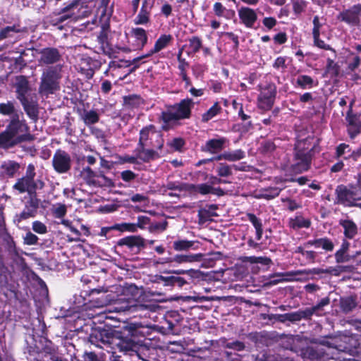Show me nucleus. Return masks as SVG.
Wrapping results in <instances>:
<instances>
[{
	"instance_id": "1",
	"label": "nucleus",
	"mask_w": 361,
	"mask_h": 361,
	"mask_svg": "<svg viewBox=\"0 0 361 361\" xmlns=\"http://www.w3.org/2000/svg\"><path fill=\"white\" fill-rule=\"evenodd\" d=\"M312 149L307 146L305 140L298 141L295 147L292 170L295 173H301L309 170L311 166Z\"/></svg>"
},
{
	"instance_id": "2",
	"label": "nucleus",
	"mask_w": 361,
	"mask_h": 361,
	"mask_svg": "<svg viewBox=\"0 0 361 361\" xmlns=\"http://www.w3.org/2000/svg\"><path fill=\"white\" fill-rule=\"evenodd\" d=\"M193 106L194 102L191 99H183L179 103L168 108L166 111H163L160 118L165 124L188 118L190 116L191 109Z\"/></svg>"
},
{
	"instance_id": "3",
	"label": "nucleus",
	"mask_w": 361,
	"mask_h": 361,
	"mask_svg": "<svg viewBox=\"0 0 361 361\" xmlns=\"http://www.w3.org/2000/svg\"><path fill=\"white\" fill-rule=\"evenodd\" d=\"M61 68L62 66L59 65L50 66L42 73L39 87L40 94L48 95L59 90Z\"/></svg>"
},
{
	"instance_id": "4",
	"label": "nucleus",
	"mask_w": 361,
	"mask_h": 361,
	"mask_svg": "<svg viewBox=\"0 0 361 361\" xmlns=\"http://www.w3.org/2000/svg\"><path fill=\"white\" fill-rule=\"evenodd\" d=\"M114 349L117 348L120 352L125 354L133 355L136 354L137 356L142 351L148 350L142 344L135 341L131 337H120L117 335L114 340Z\"/></svg>"
},
{
	"instance_id": "5",
	"label": "nucleus",
	"mask_w": 361,
	"mask_h": 361,
	"mask_svg": "<svg viewBox=\"0 0 361 361\" xmlns=\"http://www.w3.org/2000/svg\"><path fill=\"white\" fill-rule=\"evenodd\" d=\"M138 145L140 147L152 146L161 149L163 145V140L159 133L156 132L154 127L151 125L140 130Z\"/></svg>"
},
{
	"instance_id": "6",
	"label": "nucleus",
	"mask_w": 361,
	"mask_h": 361,
	"mask_svg": "<svg viewBox=\"0 0 361 361\" xmlns=\"http://www.w3.org/2000/svg\"><path fill=\"white\" fill-rule=\"evenodd\" d=\"M73 161L71 155L64 150L58 149L52 157V166L58 173H68L72 166Z\"/></svg>"
},
{
	"instance_id": "7",
	"label": "nucleus",
	"mask_w": 361,
	"mask_h": 361,
	"mask_svg": "<svg viewBox=\"0 0 361 361\" xmlns=\"http://www.w3.org/2000/svg\"><path fill=\"white\" fill-rule=\"evenodd\" d=\"M335 193L336 195V203L346 207H353L355 202L359 200L350 184L348 186L338 185L335 190Z\"/></svg>"
},
{
	"instance_id": "8",
	"label": "nucleus",
	"mask_w": 361,
	"mask_h": 361,
	"mask_svg": "<svg viewBox=\"0 0 361 361\" xmlns=\"http://www.w3.org/2000/svg\"><path fill=\"white\" fill-rule=\"evenodd\" d=\"M116 336L117 333L102 330L92 335L90 342L101 348L109 347L111 350H114V341L116 339Z\"/></svg>"
},
{
	"instance_id": "9",
	"label": "nucleus",
	"mask_w": 361,
	"mask_h": 361,
	"mask_svg": "<svg viewBox=\"0 0 361 361\" xmlns=\"http://www.w3.org/2000/svg\"><path fill=\"white\" fill-rule=\"evenodd\" d=\"M44 183L41 180H35L30 178L23 176L17 180L13 185V188L18 190L20 193L25 192L32 194L35 192L37 190L43 188Z\"/></svg>"
},
{
	"instance_id": "10",
	"label": "nucleus",
	"mask_w": 361,
	"mask_h": 361,
	"mask_svg": "<svg viewBox=\"0 0 361 361\" xmlns=\"http://www.w3.org/2000/svg\"><path fill=\"white\" fill-rule=\"evenodd\" d=\"M82 8L79 1H73L61 9L60 16L56 19V23H62L68 19L76 21L80 17V9Z\"/></svg>"
},
{
	"instance_id": "11",
	"label": "nucleus",
	"mask_w": 361,
	"mask_h": 361,
	"mask_svg": "<svg viewBox=\"0 0 361 361\" xmlns=\"http://www.w3.org/2000/svg\"><path fill=\"white\" fill-rule=\"evenodd\" d=\"M276 90L274 85L269 84L263 88L258 97V106L260 109L267 110L271 108Z\"/></svg>"
},
{
	"instance_id": "12",
	"label": "nucleus",
	"mask_w": 361,
	"mask_h": 361,
	"mask_svg": "<svg viewBox=\"0 0 361 361\" xmlns=\"http://www.w3.org/2000/svg\"><path fill=\"white\" fill-rule=\"evenodd\" d=\"M297 276H306V270H298L295 271H287L283 273H276L270 276L271 281L269 285H276L279 283L290 282L293 281H300L302 279L295 278Z\"/></svg>"
},
{
	"instance_id": "13",
	"label": "nucleus",
	"mask_w": 361,
	"mask_h": 361,
	"mask_svg": "<svg viewBox=\"0 0 361 361\" xmlns=\"http://www.w3.org/2000/svg\"><path fill=\"white\" fill-rule=\"evenodd\" d=\"M353 101L350 103L347 112L345 120L347 121L348 132L351 138H354L361 133V122L360 116L353 114Z\"/></svg>"
},
{
	"instance_id": "14",
	"label": "nucleus",
	"mask_w": 361,
	"mask_h": 361,
	"mask_svg": "<svg viewBox=\"0 0 361 361\" xmlns=\"http://www.w3.org/2000/svg\"><path fill=\"white\" fill-rule=\"evenodd\" d=\"M20 116L12 118L10 120L8 129L15 137H22L25 135H31L28 131L29 128L25 123V120L20 118Z\"/></svg>"
},
{
	"instance_id": "15",
	"label": "nucleus",
	"mask_w": 361,
	"mask_h": 361,
	"mask_svg": "<svg viewBox=\"0 0 361 361\" xmlns=\"http://www.w3.org/2000/svg\"><path fill=\"white\" fill-rule=\"evenodd\" d=\"M40 55L38 62L40 64L49 65L57 63L61 58V56L56 48L47 47L39 51Z\"/></svg>"
},
{
	"instance_id": "16",
	"label": "nucleus",
	"mask_w": 361,
	"mask_h": 361,
	"mask_svg": "<svg viewBox=\"0 0 361 361\" xmlns=\"http://www.w3.org/2000/svg\"><path fill=\"white\" fill-rule=\"evenodd\" d=\"M31 140H32V135L15 137L8 129L0 133V145L3 147H11L20 142Z\"/></svg>"
},
{
	"instance_id": "17",
	"label": "nucleus",
	"mask_w": 361,
	"mask_h": 361,
	"mask_svg": "<svg viewBox=\"0 0 361 361\" xmlns=\"http://www.w3.org/2000/svg\"><path fill=\"white\" fill-rule=\"evenodd\" d=\"M171 40V35H161L155 42L154 47L145 55L135 58L131 62L130 65H134L141 59L149 57L152 54L159 52V51L164 49Z\"/></svg>"
},
{
	"instance_id": "18",
	"label": "nucleus",
	"mask_w": 361,
	"mask_h": 361,
	"mask_svg": "<svg viewBox=\"0 0 361 361\" xmlns=\"http://www.w3.org/2000/svg\"><path fill=\"white\" fill-rule=\"evenodd\" d=\"M14 87L18 100L26 98V94L30 90L29 82L24 75H18L15 78Z\"/></svg>"
},
{
	"instance_id": "19",
	"label": "nucleus",
	"mask_w": 361,
	"mask_h": 361,
	"mask_svg": "<svg viewBox=\"0 0 361 361\" xmlns=\"http://www.w3.org/2000/svg\"><path fill=\"white\" fill-rule=\"evenodd\" d=\"M238 16L242 23L247 27H252L257 19L255 11L248 7H242L238 11Z\"/></svg>"
},
{
	"instance_id": "20",
	"label": "nucleus",
	"mask_w": 361,
	"mask_h": 361,
	"mask_svg": "<svg viewBox=\"0 0 361 361\" xmlns=\"http://www.w3.org/2000/svg\"><path fill=\"white\" fill-rule=\"evenodd\" d=\"M360 6H354L350 9L341 13V20L353 25H358L360 23Z\"/></svg>"
},
{
	"instance_id": "21",
	"label": "nucleus",
	"mask_w": 361,
	"mask_h": 361,
	"mask_svg": "<svg viewBox=\"0 0 361 361\" xmlns=\"http://www.w3.org/2000/svg\"><path fill=\"white\" fill-rule=\"evenodd\" d=\"M152 6L145 0L140 12L134 19L135 25H146L149 22Z\"/></svg>"
},
{
	"instance_id": "22",
	"label": "nucleus",
	"mask_w": 361,
	"mask_h": 361,
	"mask_svg": "<svg viewBox=\"0 0 361 361\" xmlns=\"http://www.w3.org/2000/svg\"><path fill=\"white\" fill-rule=\"evenodd\" d=\"M117 245L118 246L126 245L128 247L132 249L136 247H145V239L140 235H130L120 239Z\"/></svg>"
},
{
	"instance_id": "23",
	"label": "nucleus",
	"mask_w": 361,
	"mask_h": 361,
	"mask_svg": "<svg viewBox=\"0 0 361 361\" xmlns=\"http://www.w3.org/2000/svg\"><path fill=\"white\" fill-rule=\"evenodd\" d=\"M225 142L226 139L223 137L209 140L202 147V151L212 154L218 153L224 149Z\"/></svg>"
},
{
	"instance_id": "24",
	"label": "nucleus",
	"mask_w": 361,
	"mask_h": 361,
	"mask_svg": "<svg viewBox=\"0 0 361 361\" xmlns=\"http://www.w3.org/2000/svg\"><path fill=\"white\" fill-rule=\"evenodd\" d=\"M0 114L4 116H9L10 120L12 119V118L23 115L22 112L16 107L15 103L11 101L0 103Z\"/></svg>"
},
{
	"instance_id": "25",
	"label": "nucleus",
	"mask_w": 361,
	"mask_h": 361,
	"mask_svg": "<svg viewBox=\"0 0 361 361\" xmlns=\"http://www.w3.org/2000/svg\"><path fill=\"white\" fill-rule=\"evenodd\" d=\"M203 255L201 253L198 254H190V255H176L171 257V263L176 262L178 264L192 263L196 262H200L202 259Z\"/></svg>"
},
{
	"instance_id": "26",
	"label": "nucleus",
	"mask_w": 361,
	"mask_h": 361,
	"mask_svg": "<svg viewBox=\"0 0 361 361\" xmlns=\"http://www.w3.org/2000/svg\"><path fill=\"white\" fill-rule=\"evenodd\" d=\"M339 224L343 228V233L347 238L352 239L357 233V225L352 220L341 219Z\"/></svg>"
},
{
	"instance_id": "27",
	"label": "nucleus",
	"mask_w": 361,
	"mask_h": 361,
	"mask_svg": "<svg viewBox=\"0 0 361 361\" xmlns=\"http://www.w3.org/2000/svg\"><path fill=\"white\" fill-rule=\"evenodd\" d=\"M146 147L147 146L140 147L138 145V147L136 149L137 158L145 162H148L150 160L155 159L159 157V154L155 150L146 149Z\"/></svg>"
},
{
	"instance_id": "28",
	"label": "nucleus",
	"mask_w": 361,
	"mask_h": 361,
	"mask_svg": "<svg viewBox=\"0 0 361 361\" xmlns=\"http://www.w3.org/2000/svg\"><path fill=\"white\" fill-rule=\"evenodd\" d=\"M306 245L314 246L315 248H322L323 250L331 252L334 248L333 242L328 238H321L307 242Z\"/></svg>"
},
{
	"instance_id": "29",
	"label": "nucleus",
	"mask_w": 361,
	"mask_h": 361,
	"mask_svg": "<svg viewBox=\"0 0 361 361\" xmlns=\"http://www.w3.org/2000/svg\"><path fill=\"white\" fill-rule=\"evenodd\" d=\"M39 207V200L36 198H31L26 204L25 209L20 214V219H26L35 216Z\"/></svg>"
},
{
	"instance_id": "30",
	"label": "nucleus",
	"mask_w": 361,
	"mask_h": 361,
	"mask_svg": "<svg viewBox=\"0 0 361 361\" xmlns=\"http://www.w3.org/2000/svg\"><path fill=\"white\" fill-rule=\"evenodd\" d=\"M23 106L25 111L27 115L32 120H36L38 116L37 105L35 102L29 101L28 99L24 98V99L19 100Z\"/></svg>"
},
{
	"instance_id": "31",
	"label": "nucleus",
	"mask_w": 361,
	"mask_h": 361,
	"mask_svg": "<svg viewBox=\"0 0 361 361\" xmlns=\"http://www.w3.org/2000/svg\"><path fill=\"white\" fill-rule=\"evenodd\" d=\"M306 270V276H308L310 275H314V274H331L335 276H338L342 271H343V269L341 267H329L326 269H322L319 268H314L311 269H305ZM305 280H307L308 277L304 278Z\"/></svg>"
},
{
	"instance_id": "32",
	"label": "nucleus",
	"mask_w": 361,
	"mask_h": 361,
	"mask_svg": "<svg viewBox=\"0 0 361 361\" xmlns=\"http://www.w3.org/2000/svg\"><path fill=\"white\" fill-rule=\"evenodd\" d=\"M323 352L320 350L314 349L312 347H307L302 350L301 356L305 361H313L320 358Z\"/></svg>"
},
{
	"instance_id": "33",
	"label": "nucleus",
	"mask_w": 361,
	"mask_h": 361,
	"mask_svg": "<svg viewBox=\"0 0 361 361\" xmlns=\"http://www.w3.org/2000/svg\"><path fill=\"white\" fill-rule=\"evenodd\" d=\"M157 281L159 282H163L164 286H176L179 287L183 286L187 283L185 279L179 276H169L165 277L163 276H158Z\"/></svg>"
},
{
	"instance_id": "34",
	"label": "nucleus",
	"mask_w": 361,
	"mask_h": 361,
	"mask_svg": "<svg viewBox=\"0 0 361 361\" xmlns=\"http://www.w3.org/2000/svg\"><path fill=\"white\" fill-rule=\"evenodd\" d=\"M189 183H181L178 181H168L166 184L162 185L164 192L167 190H178L179 192L187 191L188 192Z\"/></svg>"
},
{
	"instance_id": "35",
	"label": "nucleus",
	"mask_w": 361,
	"mask_h": 361,
	"mask_svg": "<svg viewBox=\"0 0 361 361\" xmlns=\"http://www.w3.org/2000/svg\"><path fill=\"white\" fill-rule=\"evenodd\" d=\"M211 190L212 185L207 183H201L198 185L189 183L188 192L192 194L200 193L201 195H205L207 194H211Z\"/></svg>"
},
{
	"instance_id": "36",
	"label": "nucleus",
	"mask_w": 361,
	"mask_h": 361,
	"mask_svg": "<svg viewBox=\"0 0 361 361\" xmlns=\"http://www.w3.org/2000/svg\"><path fill=\"white\" fill-rule=\"evenodd\" d=\"M81 118L85 125L90 126L99 121V116L94 110L84 111L81 114Z\"/></svg>"
},
{
	"instance_id": "37",
	"label": "nucleus",
	"mask_w": 361,
	"mask_h": 361,
	"mask_svg": "<svg viewBox=\"0 0 361 361\" xmlns=\"http://www.w3.org/2000/svg\"><path fill=\"white\" fill-rule=\"evenodd\" d=\"M248 220L252 224L256 229V238L257 240H261L263 233V228L262 221L254 214H247Z\"/></svg>"
},
{
	"instance_id": "38",
	"label": "nucleus",
	"mask_w": 361,
	"mask_h": 361,
	"mask_svg": "<svg viewBox=\"0 0 361 361\" xmlns=\"http://www.w3.org/2000/svg\"><path fill=\"white\" fill-rule=\"evenodd\" d=\"M357 306L355 297L349 296L341 299V308L345 313L351 312Z\"/></svg>"
},
{
	"instance_id": "39",
	"label": "nucleus",
	"mask_w": 361,
	"mask_h": 361,
	"mask_svg": "<svg viewBox=\"0 0 361 361\" xmlns=\"http://www.w3.org/2000/svg\"><path fill=\"white\" fill-rule=\"evenodd\" d=\"M24 30L20 29L18 25L7 26L0 30V39H4L14 37L16 33L21 32Z\"/></svg>"
},
{
	"instance_id": "40",
	"label": "nucleus",
	"mask_w": 361,
	"mask_h": 361,
	"mask_svg": "<svg viewBox=\"0 0 361 361\" xmlns=\"http://www.w3.org/2000/svg\"><path fill=\"white\" fill-rule=\"evenodd\" d=\"M310 224L311 221L309 219H305L300 216H295L294 219L290 220V226L294 229L309 228Z\"/></svg>"
},
{
	"instance_id": "41",
	"label": "nucleus",
	"mask_w": 361,
	"mask_h": 361,
	"mask_svg": "<svg viewBox=\"0 0 361 361\" xmlns=\"http://www.w3.org/2000/svg\"><path fill=\"white\" fill-rule=\"evenodd\" d=\"M281 191V189L279 188L274 187V188H269L263 190L262 192L259 195H257L256 197L257 198H264L267 200H271L273 199L280 194V192Z\"/></svg>"
},
{
	"instance_id": "42",
	"label": "nucleus",
	"mask_w": 361,
	"mask_h": 361,
	"mask_svg": "<svg viewBox=\"0 0 361 361\" xmlns=\"http://www.w3.org/2000/svg\"><path fill=\"white\" fill-rule=\"evenodd\" d=\"M195 244V241L188 240H177L173 243V247L176 251H187Z\"/></svg>"
},
{
	"instance_id": "43",
	"label": "nucleus",
	"mask_w": 361,
	"mask_h": 361,
	"mask_svg": "<svg viewBox=\"0 0 361 361\" xmlns=\"http://www.w3.org/2000/svg\"><path fill=\"white\" fill-rule=\"evenodd\" d=\"M132 33L134 37L137 40L138 44L144 47L147 42V36L144 29L140 27L133 28Z\"/></svg>"
},
{
	"instance_id": "44",
	"label": "nucleus",
	"mask_w": 361,
	"mask_h": 361,
	"mask_svg": "<svg viewBox=\"0 0 361 361\" xmlns=\"http://www.w3.org/2000/svg\"><path fill=\"white\" fill-rule=\"evenodd\" d=\"M221 110V106L216 102L215 103L207 112H205L202 117L203 122H207L214 118L215 116L219 114Z\"/></svg>"
},
{
	"instance_id": "45",
	"label": "nucleus",
	"mask_w": 361,
	"mask_h": 361,
	"mask_svg": "<svg viewBox=\"0 0 361 361\" xmlns=\"http://www.w3.org/2000/svg\"><path fill=\"white\" fill-rule=\"evenodd\" d=\"M245 157V152L242 149H237L233 152H226L224 159L228 161H236Z\"/></svg>"
},
{
	"instance_id": "46",
	"label": "nucleus",
	"mask_w": 361,
	"mask_h": 361,
	"mask_svg": "<svg viewBox=\"0 0 361 361\" xmlns=\"http://www.w3.org/2000/svg\"><path fill=\"white\" fill-rule=\"evenodd\" d=\"M238 169L235 165L229 166L224 163L219 164L217 168V173L220 177H228L232 175V168Z\"/></svg>"
},
{
	"instance_id": "47",
	"label": "nucleus",
	"mask_w": 361,
	"mask_h": 361,
	"mask_svg": "<svg viewBox=\"0 0 361 361\" xmlns=\"http://www.w3.org/2000/svg\"><path fill=\"white\" fill-rule=\"evenodd\" d=\"M244 262H249L250 264H262L264 265H268L271 262V260L270 258H268L267 257H255V256H250V257H245Z\"/></svg>"
},
{
	"instance_id": "48",
	"label": "nucleus",
	"mask_w": 361,
	"mask_h": 361,
	"mask_svg": "<svg viewBox=\"0 0 361 361\" xmlns=\"http://www.w3.org/2000/svg\"><path fill=\"white\" fill-rule=\"evenodd\" d=\"M297 84L302 88L305 89L307 87H312L313 80L311 77L305 75H300L296 80Z\"/></svg>"
},
{
	"instance_id": "49",
	"label": "nucleus",
	"mask_w": 361,
	"mask_h": 361,
	"mask_svg": "<svg viewBox=\"0 0 361 361\" xmlns=\"http://www.w3.org/2000/svg\"><path fill=\"white\" fill-rule=\"evenodd\" d=\"M124 104L129 107H135L141 104V98L137 95L124 97Z\"/></svg>"
},
{
	"instance_id": "50",
	"label": "nucleus",
	"mask_w": 361,
	"mask_h": 361,
	"mask_svg": "<svg viewBox=\"0 0 361 361\" xmlns=\"http://www.w3.org/2000/svg\"><path fill=\"white\" fill-rule=\"evenodd\" d=\"M202 47V41L198 37H192L189 39L188 47L190 51L196 53L199 51Z\"/></svg>"
},
{
	"instance_id": "51",
	"label": "nucleus",
	"mask_w": 361,
	"mask_h": 361,
	"mask_svg": "<svg viewBox=\"0 0 361 361\" xmlns=\"http://www.w3.org/2000/svg\"><path fill=\"white\" fill-rule=\"evenodd\" d=\"M32 228L35 233L41 235L46 234L48 232L47 226L39 221H35L32 223Z\"/></svg>"
},
{
	"instance_id": "52",
	"label": "nucleus",
	"mask_w": 361,
	"mask_h": 361,
	"mask_svg": "<svg viewBox=\"0 0 361 361\" xmlns=\"http://www.w3.org/2000/svg\"><path fill=\"white\" fill-rule=\"evenodd\" d=\"M53 214L56 218H62L66 214V207L63 204H57L53 207Z\"/></svg>"
},
{
	"instance_id": "53",
	"label": "nucleus",
	"mask_w": 361,
	"mask_h": 361,
	"mask_svg": "<svg viewBox=\"0 0 361 361\" xmlns=\"http://www.w3.org/2000/svg\"><path fill=\"white\" fill-rule=\"evenodd\" d=\"M115 228L121 231L136 232L137 225L131 223H122L116 225Z\"/></svg>"
},
{
	"instance_id": "54",
	"label": "nucleus",
	"mask_w": 361,
	"mask_h": 361,
	"mask_svg": "<svg viewBox=\"0 0 361 361\" xmlns=\"http://www.w3.org/2000/svg\"><path fill=\"white\" fill-rule=\"evenodd\" d=\"M313 23V29H312V35L313 38H317L320 36V29L322 27V23L319 21V18L317 16H315L312 20Z\"/></svg>"
},
{
	"instance_id": "55",
	"label": "nucleus",
	"mask_w": 361,
	"mask_h": 361,
	"mask_svg": "<svg viewBox=\"0 0 361 361\" xmlns=\"http://www.w3.org/2000/svg\"><path fill=\"white\" fill-rule=\"evenodd\" d=\"M349 152H350V146L348 145L342 143L336 147V156L337 158H339L345 154H349Z\"/></svg>"
},
{
	"instance_id": "56",
	"label": "nucleus",
	"mask_w": 361,
	"mask_h": 361,
	"mask_svg": "<svg viewBox=\"0 0 361 361\" xmlns=\"http://www.w3.org/2000/svg\"><path fill=\"white\" fill-rule=\"evenodd\" d=\"M38 237L31 232H27L24 237V243L28 245H34L37 243Z\"/></svg>"
},
{
	"instance_id": "57",
	"label": "nucleus",
	"mask_w": 361,
	"mask_h": 361,
	"mask_svg": "<svg viewBox=\"0 0 361 361\" xmlns=\"http://www.w3.org/2000/svg\"><path fill=\"white\" fill-rule=\"evenodd\" d=\"M300 314V320L302 319H309L311 318V317L316 313L315 310L313 307L310 308H306L305 310H299L298 311Z\"/></svg>"
},
{
	"instance_id": "58",
	"label": "nucleus",
	"mask_w": 361,
	"mask_h": 361,
	"mask_svg": "<svg viewBox=\"0 0 361 361\" xmlns=\"http://www.w3.org/2000/svg\"><path fill=\"white\" fill-rule=\"evenodd\" d=\"M352 188L357 195L359 200H361V173L358 174L357 178V183L355 184H350Z\"/></svg>"
},
{
	"instance_id": "59",
	"label": "nucleus",
	"mask_w": 361,
	"mask_h": 361,
	"mask_svg": "<svg viewBox=\"0 0 361 361\" xmlns=\"http://www.w3.org/2000/svg\"><path fill=\"white\" fill-rule=\"evenodd\" d=\"M167 226H168V223L166 221H162V222H159L155 224H152L149 227V231L150 232H156L157 231H164L166 229Z\"/></svg>"
},
{
	"instance_id": "60",
	"label": "nucleus",
	"mask_w": 361,
	"mask_h": 361,
	"mask_svg": "<svg viewBox=\"0 0 361 361\" xmlns=\"http://www.w3.org/2000/svg\"><path fill=\"white\" fill-rule=\"evenodd\" d=\"M335 259L337 263H342L349 261L350 257L348 255H345V252H341L338 250L335 253Z\"/></svg>"
},
{
	"instance_id": "61",
	"label": "nucleus",
	"mask_w": 361,
	"mask_h": 361,
	"mask_svg": "<svg viewBox=\"0 0 361 361\" xmlns=\"http://www.w3.org/2000/svg\"><path fill=\"white\" fill-rule=\"evenodd\" d=\"M149 221L150 219L149 217L146 216H139L137 217V222L135 224L137 225V228H145V226L149 224Z\"/></svg>"
},
{
	"instance_id": "62",
	"label": "nucleus",
	"mask_w": 361,
	"mask_h": 361,
	"mask_svg": "<svg viewBox=\"0 0 361 361\" xmlns=\"http://www.w3.org/2000/svg\"><path fill=\"white\" fill-rule=\"evenodd\" d=\"M282 201L287 202L288 209L290 211L296 210L302 207L300 204H299V203L296 202L295 200L289 199V198L283 199Z\"/></svg>"
},
{
	"instance_id": "63",
	"label": "nucleus",
	"mask_w": 361,
	"mask_h": 361,
	"mask_svg": "<svg viewBox=\"0 0 361 361\" xmlns=\"http://www.w3.org/2000/svg\"><path fill=\"white\" fill-rule=\"evenodd\" d=\"M226 348L230 349H234L238 351L243 350L245 348V345L243 343L240 341H234L228 343L226 344Z\"/></svg>"
},
{
	"instance_id": "64",
	"label": "nucleus",
	"mask_w": 361,
	"mask_h": 361,
	"mask_svg": "<svg viewBox=\"0 0 361 361\" xmlns=\"http://www.w3.org/2000/svg\"><path fill=\"white\" fill-rule=\"evenodd\" d=\"M226 8L219 2H216L214 5V12L217 16H223Z\"/></svg>"
}]
</instances>
